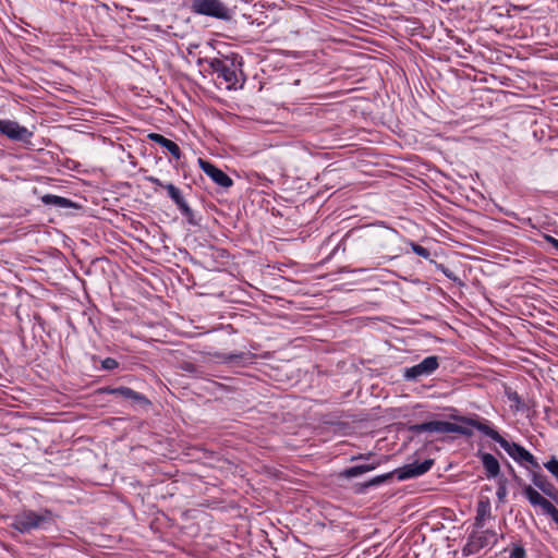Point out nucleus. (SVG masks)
I'll list each match as a JSON object with an SVG mask.
<instances>
[{"label": "nucleus", "instance_id": "nucleus-1", "mask_svg": "<svg viewBox=\"0 0 558 558\" xmlns=\"http://www.w3.org/2000/svg\"><path fill=\"white\" fill-rule=\"evenodd\" d=\"M457 420L474 426L478 432L483 435L492 438L494 441L500 445V447L517 462L523 463L526 462L531 464V466L535 469H539V464L536 461L535 457L527 451L524 447L517 442H510L506 438H504L496 429H494L488 421L483 420L480 421L477 418L468 417V416H459Z\"/></svg>", "mask_w": 558, "mask_h": 558}, {"label": "nucleus", "instance_id": "nucleus-2", "mask_svg": "<svg viewBox=\"0 0 558 558\" xmlns=\"http://www.w3.org/2000/svg\"><path fill=\"white\" fill-rule=\"evenodd\" d=\"M213 73L217 74L220 84L225 83L228 90L243 88L245 77L242 71V59L236 57L204 59Z\"/></svg>", "mask_w": 558, "mask_h": 558}, {"label": "nucleus", "instance_id": "nucleus-3", "mask_svg": "<svg viewBox=\"0 0 558 558\" xmlns=\"http://www.w3.org/2000/svg\"><path fill=\"white\" fill-rule=\"evenodd\" d=\"M58 515L48 508L39 510L23 509L12 517L10 527L21 534H31L33 531H47L57 523Z\"/></svg>", "mask_w": 558, "mask_h": 558}, {"label": "nucleus", "instance_id": "nucleus-4", "mask_svg": "<svg viewBox=\"0 0 558 558\" xmlns=\"http://www.w3.org/2000/svg\"><path fill=\"white\" fill-rule=\"evenodd\" d=\"M434 464V460L426 459L423 462H414L405 464L402 468H398L391 472L377 475L368 481V485L374 488L383 484L388 483L397 476L398 481H407L410 478L418 477L430 470Z\"/></svg>", "mask_w": 558, "mask_h": 558}, {"label": "nucleus", "instance_id": "nucleus-5", "mask_svg": "<svg viewBox=\"0 0 558 558\" xmlns=\"http://www.w3.org/2000/svg\"><path fill=\"white\" fill-rule=\"evenodd\" d=\"M186 8L196 15H204L217 20L229 21L231 10L221 0H187Z\"/></svg>", "mask_w": 558, "mask_h": 558}, {"label": "nucleus", "instance_id": "nucleus-6", "mask_svg": "<svg viewBox=\"0 0 558 558\" xmlns=\"http://www.w3.org/2000/svg\"><path fill=\"white\" fill-rule=\"evenodd\" d=\"M505 535L500 534V538ZM499 536L493 530H484L482 532L473 531L469 534L466 543L461 549L463 557H469L477 554L481 549L487 546H495L498 543Z\"/></svg>", "mask_w": 558, "mask_h": 558}, {"label": "nucleus", "instance_id": "nucleus-7", "mask_svg": "<svg viewBox=\"0 0 558 558\" xmlns=\"http://www.w3.org/2000/svg\"><path fill=\"white\" fill-rule=\"evenodd\" d=\"M439 367V357L429 355L423 359L420 363L405 367L403 371V378L408 381H417L422 377H428L434 374Z\"/></svg>", "mask_w": 558, "mask_h": 558}, {"label": "nucleus", "instance_id": "nucleus-8", "mask_svg": "<svg viewBox=\"0 0 558 558\" xmlns=\"http://www.w3.org/2000/svg\"><path fill=\"white\" fill-rule=\"evenodd\" d=\"M0 134L13 142L28 144L34 135L27 128L9 119H0Z\"/></svg>", "mask_w": 558, "mask_h": 558}, {"label": "nucleus", "instance_id": "nucleus-9", "mask_svg": "<svg viewBox=\"0 0 558 558\" xmlns=\"http://www.w3.org/2000/svg\"><path fill=\"white\" fill-rule=\"evenodd\" d=\"M165 190H167L168 196L175 204L181 215L186 219L187 223L191 226H198V221L195 218L194 211L183 197L181 190L172 183H167V185H165Z\"/></svg>", "mask_w": 558, "mask_h": 558}, {"label": "nucleus", "instance_id": "nucleus-10", "mask_svg": "<svg viewBox=\"0 0 558 558\" xmlns=\"http://www.w3.org/2000/svg\"><path fill=\"white\" fill-rule=\"evenodd\" d=\"M198 165L203 172L208 175L217 185L223 189H229L233 185V180L221 169L217 168L214 163L199 158Z\"/></svg>", "mask_w": 558, "mask_h": 558}, {"label": "nucleus", "instance_id": "nucleus-11", "mask_svg": "<svg viewBox=\"0 0 558 558\" xmlns=\"http://www.w3.org/2000/svg\"><path fill=\"white\" fill-rule=\"evenodd\" d=\"M100 392L107 393V395H113L117 397H121L125 400H131L134 403L141 404V405H149L150 401L143 395L140 393L129 387H104L100 389Z\"/></svg>", "mask_w": 558, "mask_h": 558}, {"label": "nucleus", "instance_id": "nucleus-12", "mask_svg": "<svg viewBox=\"0 0 558 558\" xmlns=\"http://www.w3.org/2000/svg\"><path fill=\"white\" fill-rule=\"evenodd\" d=\"M447 421H429L421 424H413L408 427V430L414 435L422 433H440L446 434Z\"/></svg>", "mask_w": 558, "mask_h": 558}, {"label": "nucleus", "instance_id": "nucleus-13", "mask_svg": "<svg viewBox=\"0 0 558 558\" xmlns=\"http://www.w3.org/2000/svg\"><path fill=\"white\" fill-rule=\"evenodd\" d=\"M147 138L167 149L174 159L179 160L181 158V149L175 142L158 133H149Z\"/></svg>", "mask_w": 558, "mask_h": 558}, {"label": "nucleus", "instance_id": "nucleus-14", "mask_svg": "<svg viewBox=\"0 0 558 558\" xmlns=\"http://www.w3.org/2000/svg\"><path fill=\"white\" fill-rule=\"evenodd\" d=\"M478 457L485 469L487 478H495L500 474V464L492 453L481 452Z\"/></svg>", "mask_w": 558, "mask_h": 558}, {"label": "nucleus", "instance_id": "nucleus-15", "mask_svg": "<svg viewBox=\"0 0 558 558\" xmlns=\"http://www.w3.org/2000/svg\"><path fill=\"white\" fill-rule=\"evenodd\" d=\"M40 201L46 206H53L57 208H78V205L75 204L73 201L66 197H62L54 194H45L40 197Z\"/></svg>", "mask_w": 558, "mask_h": 558}, {"label": "nucleus", "instance_id": "nucleus-16", "mask_svg": "<svg viewBox=\"0 0 558 558\" xmlns=\"http://www.w3.org/2000/svg\"><path fill=\"white\" fill-rule=\"evenodd\" d=\"M379 465H380V462L379 461H375V462H372V463L350 466V468L344 469L340 473V476L344 477V478L356 477V476H360V475H362L364 473H367V472H371V471L375 470Z\"/></svg>", "mask_w": 558, "mask_h": 558}, {"label": "nucleus", "instance_id": "nucleus-17", "mask_svg": "<svg viewBox=\"0 0 558 558\" xmlns=\"http://www.w3.org/2000/svg\"><path fill=\"white\" fill-rule=\"evenodd\" d=\"M492 507L488 499L480 500L476 506V517L474 520L475 529H483L486 519L490 518Z\"/></svg>", "mask_w": 558, "mask_h": 558}, {"label": "nucleus", "instance_id": "nucleus-18", "mask_svg": "<svg viewBox=\"0 0 558 558\" xmlns=\"http://www.w3.org/2000/svg\"><path fill=\"white\" fill-rule=\"evenodd\" d=\"M459 416L460 415H452L451 417L454 421L459 422L460 424L446 422V433H454V434L463 435L465 437H471L473 435V430L471 427H473V428H475V427L457 420V417H459Z\"/></svg>", "mask_w": 558, "mask_h": 558}, {"label": "nucleus", "instance_id": "nucleus-19", "mask_svg": "<svg viewBox=\"0 0 558 558\" xmlns=\"http://www.w3.org/2000/svg\"><path fill=\"white\" fill-rule=\"evenodd\" d=\"M532 483L548 497L551 496L556 489L554 484H551L544 474L538 472L532 474Z\"/></svg>", "mask_w": 558, "mask_h": 558}, {"label": "nucleus", "instance_id": "nucleus-20", "mask_svg": "<svg viewBox=\"0 0 558 558\" xmlns=\"http://www.w3.org/2000/svg\"><path fill=\"white\" fill-rule=\"evenodd\" d=\"M251 354L245 352L239 353H228L222 355V361L228 364H241L243 362L250 361Z\"/></svg>", "mask_w": 558, "mask_h": 558}, {"label": "nucleus", "instance_id": "nucleus-21", "mask_svg": "<svg viewBox=\"0 0 558 558\" xmlns=\"http://www.w3.org/2000/svg\"><path fill=\"white\" fill-rule=\"evenodd\" d=\"M410 245H411L412 252L415 253L417 256L423 257L425 259L430 258V252L426 247H424L415 242H411Z\"/></svg>", "mask_w": 558, "mask_h": 558}, {"label": "nucleus", "instance_id": "nucleus-22", "mask_svg": "<svg viewBox=\"0 0 558 558\" xmlns=\"http://www.w3.org/2000/svg\"><path fill=\"white\" fill-rule=\"evenodd\" d=\"M509 558H526V550L522 544H512Z\"/></svg>", "mask_w": 558, "mask_h": 558}, {"label": "nucleus", "instance_id": "nucleus-23", "mask_svg": "<svg viewBox=\"0 0 558 558\" xmlns=\"http://www.w3.org/2000/svg\"><path fill=\"white\" fill-rule=\"evenodd\" d=\"M544 466L546 470L555 477L558 476V459L556 457H551Z\"/></svg>", "mask_w": 558, "mask_h": 558}, {"label": "nucleus", "instance_id": "nucleus-24", "mask_svg": "<svg viewBox=\"0 0 558 558\" xmlns=\"http://www.w3.org/2000/svg\"><path fill=\"white\" fill-rule=\"evenodd\" d=\"M119 366V363L113 357H106L101 361V368L106 371H112Z\"/></svg>", "mask_w": 558, "mask_h": 558}, {"label": "nucleus", "instance_id": "nucleus-25", "mask_svg": "<svg viewBox=\"0 0 558 558\" xmlns=\"http://www.w3.org/2000/svg\"><path fill=\"white\" fill-rule=\"evenodd\" d=\"M372 487L368 485V481L364 483H357L353 486V492L359 495L366 494Z\"/></svg>", "mask_w": 558, "mask_h": 558}, {"label": "nucleus", "instance_id": "nucleus-26", "mask_svg": "<svg viewBox=\"0 0 558 558\" xmlns=\"http://www.w3.org/2000/svg\"><path fill=\"white\" fill-rule=\"evenodd\" d=\"M508 399L514 403L515 410H520L522 405L521 397L515 391H511L507 393Z\"/></svg>", "mask_w": 558, "mask_h": 558}, {"label": "nucleus", "instance_id": "nucleus-27", "mask_svg": "<svg viewBox=\"0 0 558 558\" xmlns=\"http://www.w3.org/2000/svg\"><path fill=\"white\" fill-rule=\"evenodd\" d=\"M496 496L500 502L505 501L506 496H507V487H506L505 483L498 484V487L496 490Z\"/></svg>", "mask_w": 558, "mask_h": 558}, {"label": "nucleus", "instance_id": "nucleus-28", "mask_svg": "<svg viewBox=\"0 0 558 558\" xmlns=\"http://www.w3.org/2000/svg\"><path fill=\"white\" fill-rule=\"evenodd\" d=\"M146 180L153 184H155L156 186H159V187H162L165 189V185H167V183H163L161 180H159L158 178L156 177H147Z\"/></svg>", "mask_w": 558, "mask_h": 558}, {"label": "nucleus", "instance_id": "nucleus-29", "mask_svg": "<svg viewBox=\"0 0 558 558\" xmlns=\"http://www.w3.org/2000/svg\"><path fill=\"white\" fill-rule=\"evenodd\" d=\"M544 239H545V241H546L547 243H549V244H550L555 250H557V251H558V239H556V238H554V236H551V235H548V234H546V235L544 236Z\"/></svg>", "mask_w": 558, "mask_h": 558}, {"label": "nucleus", "instance_id": "nucleus-30", "mask_svg": "<svg viewBox=\"0 0 558 558\" xmlns=\"http://www.w3.org/2000/svg\"><path fill=\"white\" fill-rule=\"evenodd\" d=\"M438 268L441 270V272H442L447 278L452 279V280H456V277H454L453 272H452L449 268L445 267L444 265H439V267H438Z\"/></svg>", "mask_w": 558, "mask_h": 558}, {"label": "nucleus", "instance_id": "nucleus-31", "mask_svg": "<svg viewBox=\"0 0 558 558\" xmlns=\"http://www.w3.org/2000/svg\"><path fill=\"white\" fill-rule=\"evenodd\" d=\"M373 456L372 452L368 453H359L356 456L351 457V461H359V460H369V458Z\"/></svg>", "mask_w": 558, "mask_h": 558}, {"label": "nucleus", "instance_id": "nucleus-32", "mask_svg": "<svg viewBox=\"0 0 558 558\" xmlns=\"http://www.w3.org/2000/svg\"><path fill=\"white\" fill-rule=\"evenodd\" d=\"M184 371L189 372V373H195L196 372V366L192 363H187L184 365L183 367Z\"/></svg>", "mask_w": 558, "mask_h": 558}, {"label": "nucleus", "instance_id": "nucleus-33", "mask_svg": "<svg viewBox=\"0 0 558 558\" xmlns=\"http://www.w3.org/2000/svg\"><path fill=\"white\" fill-rule=\"evenodd\" d=\"M551 500H554L558 505V489L556 488L551 496H549Z\"/></svg>", "mask_w": 558, "mask_h": 558}]
</instances>
